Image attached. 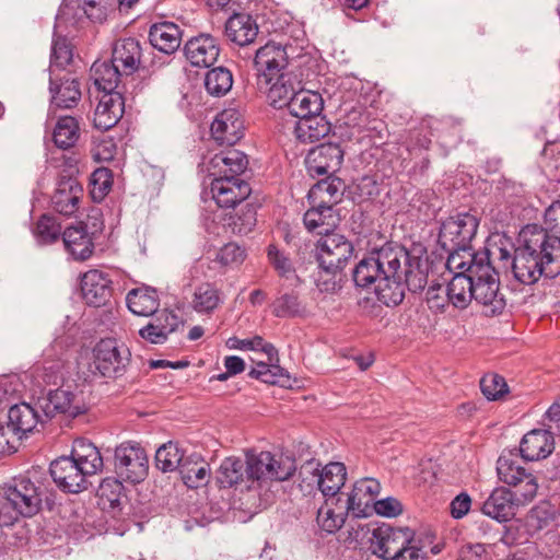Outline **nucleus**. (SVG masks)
Segmentation results:
<instances>
[{
	"instance_id": "obj_1",
	"label": "nucleus",
	"mask_w": 560,
	"mask_h": 560,
	"mask_svg": "<svg viewBox=\"0 0 560 560\" xmlns=\"http://www.w3.org/2000/svg\"><path fill=\"white\" fill-rule=\"evenodd\" d=\"M354 284L359 288L374 285L380 302L396 306L405 298L406 288L416 293L428 283V275L421 268L419 257L395 243H386L373 248L362 258L352 271Z\"/></svg>"
},
{
	"instance_id": "obj_2",
	"label": "nucleus",
	"mask_w": 560,
	"mask_h": 560,
	"mask_svg": "<svg viewBox=\"0 0 560 560\" xmlns=\"http://www.w3.org/2000/svg\"><path fill=\"white\" fill-rule=\"evenodd\" d=\"M511 267L523 284H534L541 277L556 278L560 275V236L538 224L525 225L518 233Z\"/></svg>"
},
{
	"instance_id": "obj_3",
	"label": "nucleus",
	"mask_w": 560,
	"mask_h": 560,
	"mask_svg": "<svg viewBox=\"0 0 560 560\" xmlns=\"http://www.w3.org/2000/svg\"><path fill=\"white\" fill-rule=\"evenodd\" d=\"M370 542L374 555L392 560H418L427 553V546L423 542L417 545L408 527L394 528L383 524L373 529Z\"/></svg>"
},
{
	"instance_id": "obj_4",
	"label": "nucleus",
	"mask_w": 560,
	"mask_h": 560,
	"mask_svg": "<svg viewBox=\"0 0 560 560\" xmlns=\"http://www.w3.org/2000/svg\"><path fill=\"white\" fill-rule=\"evenodd\" d=\"M247 490H254L267 481H284L296 470L295 459L289 455H273L270 452H247Z\"/></svg>"
},
{
	"instance_id": "obj_5",
	"label": "nucleus",
	"mask_w": 560,
	"mask_h": 560,
	"mask_svg": "<svg viewBox=\"0 0 560 560\" xmlns=\"http://www.w3.org/2000/svg\"><path fill=\"white\" fill-rule=\"evenodd\" d=\"M471 268L472 299L483 306L486 314H501L505 307V300L499 290V276L489 261L488 254L481 255Z\"/></svg>"
},
{
	"instance_id": "obj_6",
	"label": "nucleus",
	"mask_w": 560,
	"mask_h": 560,
	"mask_svg": "<svg viewBox=\"0 0 560 560\" xmlns=\"http://www.w3.org/2000/svg\"><path fill=\"white\" fill-rule=\"evenodd\" d=\"M1 494L19 514L31 517L40 510L46 497V487L30 475L19 476L1 488Z\"/></svg>"
},
{
	"instance_id": "obj_7",
	"label": "nucleus",
	"mask_w": 560,
	"mask_h": 560,
	"mask_svg": "<svg viewBox=\"0 0 560 560\" xmlns=\"http://www.w3.org/2000/svg\"><path fill=\"white\" fill-rule=\"evenodd\" d=\"M497 472L500 481L514 488L523 501H533L538 491L537 477L520 465L516 456L503 453L497 460Z\"/></svg>"
},
{
	"instance_id": "obj_8",
	"label": "nucleus",
	"mask_w": 560,
	"mask_h": 560,
	"mask_svg": "<svg viewBox=\"0 0 560 560\" xmlns=\"http://www.w3.org/2000/svg\"><path fill=\"white\" fill-rule=\"evenodd\" d=\"M131 353L115 339H102L93 349V365L104 377L117 378L127 372Z\"/></svg>"
},
{
	"instance_id": "obj_9",
	"label": "nucleus",
	"mask_w": 560,
	"mask_h": 560,
	"mask_svg": "<svg viewBox=\"0 0 560 560\" xmlns=\"http://www.w3.org/2000/svg\"><path fill=\"white\" fill-rule=\"evenodd\" d=\"M479 226L478 219L468 212L448 217L441 223L438 242L443 249L470 246Z\"/></svg>"
},
{
	"instance_id": "obj_10",
	"label": "nucleus",
	"mask_w": 560,
	"mask_h": 560,
	"mask_svg": "<svg viewBox=\"0 0 560 560\" xmlns=\"http://www.w3.org/2000/svg\"><path fill=\"white\" fill-rule=\"evenodd\" d=\"M148 456L138 443H121L115 450V469L125 481L138 483L148 474Z\"/></svg>"
},
{
	"instance_id": "obj_11",
	"label": "nucleus",
	"mask_w": 560,
	"mask_h": 560,
	"mask_svg": "<svg viewBox=\"0 0 560 560\" xmlns=\"http://www.w3.org/2000/svg\"><path fill=\"white\" fill-rule=\"evenodd\" d=\"M317 260L327 275L342 270L353 253V246L343 235L330 233L317 242Z\"/></svg>"
},
{
	"instance_id": "obj_12",
	"label": "nucleus",
	"mask_w": 560,
	"mask_h": 560,
	"mask_svg": "<svg viewBox=\"0 0 560 560\" xmlns=\"http://www.w3.org/2000/svg\"><path fill=\"white\" fill-rule=\"evenodd\" d=\"M253 66L256 72V84L275 80L278 74L288 71L287 50L281 44L269 42L256 50Z\"/></svg>"
},
{
	"instance_id": "obj_13",
	"label": "nucleus",
	"mask_w": 560,
	"mask_h": 560,
	"mask_svg": "<svg viewBox=\"0 0 560 560\" xmlns=\"http://www.w3.org/2000/svg\"><path fill=\"white\" fill-rule=\"evenodd\" d=\"M345 151L338 143H322L311 149L305 158L310 176H335L343 162Z\"/></svg>"
},
{
	"instance_id": "obj_14",
	"label": "nucleus",
	"mask_w": 560,
	"mask_h": 560,
	"mask_svg": "<svg viewBox=\"0 0 560 560\" xmlns=\"http://www.w3.org/2000/svg\"><path fill=\"white\" fill-rule=\"evenodd\" d=\"M529 502L521 500V495L511 489L499 487L483 502L481 511L485 515L503 523L515 516L520 505H525Z\"/></svg>"
},
{
	"instance_id": "obj_15",
	"label": "nucleus",
	"mask_w": 560,
	"mask_h": 560,
	"mask_svg": "<svg viewBox=\"0 0 560 560\" xmlns=\"http://www.w3.org/2000/svg\"><path fill=\"white\" fill-rule=\"evenodd\" d=\"M301 86L300 75L293 70L278 74L275 80H268L265 84H257L258 90L267 94L270 104L279 108L288 107Z\"/></svg>"
},
{
	"instance_id": "obj_16",
	"label": "nucleus",
	"mask_w": 560,
	"mask_h": 560,
	"mask_svg": "<svg viewBox=\"0 0 560 560\" xmlns=\"http://www.w3.org/2000/svg\"><path fill=\"white\" fill-rule=\"evenodd\" d=\"M49 471L56 485L63 491L79 493L88 488V477L71 456L55 459Z\"/></svg>"
},
{
	"instance_id": "obj_17",
	"label": "nucleus",
	"mask_w": 560,
	"mask_h": 560,
	"mask_svg": "<svg viewBox=\"0 0 560 560\" xmlns=\"http://www.w3.org/2000/svg\"><path fill=\"white\" fill-rule=\"evenodd\" d=\"M252 192L249 184L237 176L213 177L211 194L221 208H234L244 201Z\"/></svg>"
},
{
	"instance_id": "obj_18",
	"label": "nucleus",
	"mask_w": 560,
	"mask_h": 560,
	"mask_svg": "<svg viewBox=\"0 0 560 560\" xmlns=\"http://www.w3.org/2000/svg\"><path fill=\"white\" fill-rule=\"evenodd\" d=\"M36 405L47 418H52L57 413L74 418L84 412V407L77 395L63 388L50 390L46 396L38 398Z\"/></svg>"
},
{
	"instance_id": "obj_19",
	"label": "nucleus",
	"mask_w": 560,
	"mask_h": 560,
	"mask_svg": "<svg viewBox=\"0 0 560 560\" xmlns=\"http://www.w3.org/2000/svg\"><path fill=\"white\" fill-rule=\"evenodd\" d=\"M312 475V480L325 498L339 497L338 493L347 479V469L342 463L332 462L324 466L320 470L313 468L312 464L302 468Z\"/></svg>"
},
{
	"instance_id": "obj_20",
	"label": "nucleus",
	"mask_w": 560,
	"mask_h": 560,
	"mask_svg": "<svg viewBox=\"0 0 560 560\" xmlns=\"http://www.w3.org/2000/svg\"><path fill=\"white\" fill-rule=\"evenodd\" d=\"M211 133L221 144L233 145L244 135V120L236 108H225L211 124Z\"/></svg>"
},
{
	"instance_id": "obj_21",
	"label": "nucleus",
	"mask_w": 560,
	"mask_h": 560,
	"mask_svg": "<svg viewBox=\"0 0 560 560\" xmlns=\"http://www.w3.org/2000/svg\"><path fill=\"white\" fill-rule=\"evenodd\" d=\"M49 91L51 94V105L58 108L75 107L82 95L80 82L68 72L59 77L51 71Z\"/></svg>"
},
{
	"instance_id": "obj_22",
	"label": "nucleus",
	"mask_w": 560,
	"mask_h": 560,
	"mask_svg": "<svg viewBox=\"0 0 560 560\" xmlns=\"http://www.w3.org/2000/svg\"><path fill=\"white\" fill-rule=\"evenodd\" d=\"M248 166L247 155L238 150L231 149L214 154L207 164L211 177H240Z\"/></svg>"
},
{
	"instance_id": "obj_23",
	"label": "nucleus",
	"mask_w": 560,
	"mask_h": 560,
	"mask_svg": "<svg viewBox=\"0 0 560 560\" xmlns=\"http://www.w3.org/2000/svg\"><path fill=\"white\" fill-rule=\"evenodd\" d=\"M112 281L100 270H89L82 276L81 292L86 304L100 307L106 304L112 295Z\"/></svg>"
},
{
	"instance_id": "obj_24",
	"label": "nucleus",
	"mask_w": 560,
	"mask_h": 560,
	"mask_svg": "<svg viewBox=\"0 0 560 560\" xmlns=\"http://www.w3.org/2000/svg\"><path fill=\"white\" fill-rule=\"evenodd\" d=\"M184 51L192 66L208 68L218 60L220 48L213 36L201 34L190 38L186 43Z\"/></svg>"
},
{
	"instance_id": "obj_25",
	"label": "nucleus",
	"mask_w": 560,
	"mask_h": 560,
	"mask_svg": "<svg viewBox=\"0 0 560 560\" xmlns=\"http://www.w3.org/2000/svg\"><path fill=\"white\" fill-rule=\"evenodd\" d=\"M83 196V187L73 177H62L51 198L54 209L63 215H72L79 209Z\"/></svg>"
},
{
	"instance_id": "obj_26",
	"label": "nucleus",
	"mask_w": 560,
	"mask_h": 560,
	"mask_svg": "<svg viewBox=\"0 0 560 560\" xmlns=\"http://www.w3.org/2000/svg\"><path fill=\"white\" fill-rule=\"evenodd\" d=\"M381 483L374 478H362L358 480L347 495L343 499L346 506H349L350 513L357 517L365 515V510L373 504L374 499L380 493Z\"/></svg>"
},
{
	"instance_id": "obj_27",
	"label": "nucleus",
	"mask_w": 560,
	"mask_h": 560,
	"mask_svg": "<svg viewBox=\"0 0 560 560\" xmlns=\"http://www.w3.org/2000/svg\"><path fill=\"white\" fill-rule=\"evenodd\" d=\"M125 102L121 93H104L94 112V126L101 130L114 127L122 117Z\"/></svg>"
},
{
	"instance_id": "obj_28",
	"label": "nucleus",
	"mask_w": 560,
	"mask_h": 560,
	"mask_svg": "<svg viewBox=\"0 0 560 560\" xmlns=\"http://www.w3.org/2000/svg\"><path fill=\"white\" fill-rule=\"evenodd\" d=\"M553 432L534 429L526 433L520 444V453L526 460H538L547 457L553 450Z\"/></svg>"
},
{
	"instance_id": "obj_29",
	"label": "nucleus",
	"mask_w": 560,
	"mask_h": 560,
	"mask_svg": "<svg viewBox=\"0 0 560 560\" xmlns=\"http://www.w3.org/2000/svg\"><path fill=\"white\" fill-rule=\"evenodd\" d=\"M345 191V183L337 176H325L312 186L307 199L310 205L332 208L341 201Z\"/></svg>"
},
{
	"instance_id": "obj_30",
	"label": "nucleus",
	"mask_w": 560,
	"mask_h": 560,
	"mask_svg": "<svg viewBox=\"0 0 560 560\" xmlns=\"http://www.w3.org/2000/svg\"><path fill=\"white\" fill-rule=\"evenodd\" d=\"M142 58V48L136 38L118 39L113 48L112 60L118 66L125 75L136 72Z\"/></svg>"
},
{
	"instance_id": "obj_31",
	"label": "nucleus",
	"mask_w": 560,
	"mask_h": 560,
	"mask_svg": "<svg viewBox=\"0 0 560 560\" xmlns=\"http://www.w3.org/2000/svg\"><path fill=\"white\" fill-rule=\"evenodd\" d=\"M224 33L232 43L244 47L256 39L258 25L249 14L234 13L225 22Z\"/></svg>"
},
{
	"instance_id": "obj_32",
	"label": "nucleus",
	"mask_w": 560,
	"mask_h": 560,
	"mask_svg": "<svg viewBox=\"0 0 560 560\" xmlns=\"http://www.w3.org/2000/svg\"><path fill=\"white\" fill-rule=\"evenodd\" d=\"M349 513V506H346L341 497L326 498L317 511L316 521L323 530L335 533L342 527Z\"/></svg>"
},
{
	"instance_id": "obj_33",
	"label": "nucleus",
	"mask_w": 560,
	"mask_h": 560,
	"mask_svg": "<svg viewBox=\"0 0 560 560\" xmlns=\"http://www.w3.org/2000/svg\"><path fill=\"white\" fill-rule=\"evenodd\" d=\"M70 456L88 478L101 471L104 465L98 448L85 439L73 442Z\"/></svg>"
},
{
	"instance_id": "obj_34",
	"label": "nucleus",
	"mask_w": 560,
	"mask_h": 560,
	"mask_svg": "<svg viewBox=\"0 0 560 560\" xmlns=\"http://www.w3.org/2000/svg\"><path fill=\"white\" fill-rule=\"evenodd\" d=\"M178 471L184 483L192 489L206 486L210 479V466L197 452L185 455Z\"/></svg>"
},
{
	"instance_id": "obj_35",
	"label": "nucleus",
	"mask_w": 560,
	"mask_h": 560,
	"mask_svg": "<svg viewBox=\"0 0 560 560\" xmlns=\"http://www.w3.org/2000/svg\"><path fill=\"white\" fill-rule=\"evenodd\" d=\"M149 39L154 48L170 55L179 48L182 33L172 22L155 23L150 27Z\"/></svg>"
},
{
	"instance_id": "obj_36",
	"label": "nucleus",
	"mask_w": 560,
	"mask_h": 560,
	"mask_svg": "<svg viewBox=\"0 0 560 560\" xmlns=\"http://www.w3.org/2000/svg\"><path fill=\"white\" fill-rule=\"evenodd\" d=\"M330 132V124L322 114L299 118L294 122L293 133L303 143L316 142Z\"/></svg>"
},
{
	"instance_id": "obj_37",
	"label": "nucleus",
	"mask_w": 560,
	"mask_h": 560,
	"mask_svg": "<svg viewBox=\"0 0 560 560\" xmlns=\"http://www.w3.org/2000/svg\"><path fill=\"white\" fill-rule=\"evenodd\" d=\"M303 222L307 231L317 233L319 235L330 234V232L337 226L339 218L332 208L318 207L311 205L310 209L304 213Z\"/></svg>"
},
{
	"instance_id": "obj_38",
	"label": "nucleus",
	"mask_w": 560,
	"mask_h": 560,
	"mask_svg": "<svg viewBox=\"0 0 560 560\" xmlns=\"http://www.w3.org/2000/svg\"><path fill=\"white\" fill-rule=\"evenodd\" d=\"M8 419V423L21 439L33 432L42 422L38 410L26 402L12 406L9 409Z\"/></svg>"
},
{
	"instance_id": "obj_39",
	"label": "nucleus",
	"mask_w": 560,
	"mask_h": 560,
	"mask_svg": "<svg viewBox=\"0 0 560 560\" xmlns=\"http://www.w3.org/2000/svg\"><path fill=\"white\" fill-rule=\"evenodd\" d=\"M62 241L66 249L77 260H85L93 253V242L82 225L67 228Z\"/></svg>"
},
{
	"instance_id": "obj_40",
	"label": "nucleus",
	"mask_w": 560,
	"mask_h": 560,
	"mask_svg": "<svg viewBox=\"0 0 560 560\" xmlns=\"http://www.w3.org/2000/svg\"><path fill=\"white\" fill-rule=\"evenodd\" d=\"M217 481L222 488L244 485L247 489L249 481H247L246 462L234 456L226 457L217 471Z\"/></svg>"
},
{
	"instance_id": "obj_41",
	"label": "nucleus",
	"mask_w": 560,
	"mask_h": 560,
	"mask_svg": "<svg viewBox=\"0 0 560 560\" xmlns=\"http://www.w3.org/2000/svg\"><path fill=\"white\" fill-rule=\"evenodd\" d=\"M324 100L318 92L305 90L301 86L295 96L290 102L288 109L295 118H305L322 114Z\"/></svg>"
},
{
	"instance_id": "obj_42",
	"label": "nucleus",
	"mask_w": 560,
	"mask_h": 560,
	"mask_svg": "<svg viewBox=\"0 0 560 560\" xmlns=\"http://www.w3.org/2000/svg\"><path fill=\"white\" fill-rule=\"evenodd\" d=\"M122 74L121 69L113 60L95 61L91 68L94 84L104 93H119L116 89Z\"/></svg>"
},
{
	"instance_id": "obj_43",
	"label": "nucleus",
	"mask_w": 560,
	"mask_h": 560,
	"mask_svg": "<svg viewBox=\"0 0 560 560\" xmlns=\"http://www.w3.org/2000/svg\"><path fill=\"white\" fill-rule=\"evenodd\" d=\"M126 301L128 308L139 316H151L160 306L156 291L150 288L132 289L127 294Z\"/></svg>"
},
{
	"instance_id": "obj_44",
	"label": "nucleus",
	"mask_w": 560,
	"mask_h": 560,
	"mask_svg": "<svg viewBox=\"0 0 560 560\" xmlns=\"http://www.w3.org/2000/svg\"><path fill=\"white\" fill-rule=\"evenodd\" d=\"M448 253L446 259V268L450 272L471 275L472 266H475L479 257L489 252H472L471 246H455L454 249H445Z\"/></svg>"
},
{
	"instance_id": "obj_45",
	"label": "nucleus",
	"mask_w": 560,
	"mask_h": 560,
	"mask_svg": "<svg viewBox=\"0 0 560 560\" xmlns=\"http://www.w3.org/2000/svg\"><path fill=\"white\" fill-rule=\"evenodd\" d=\"M65 350V342L62 339H55L51 345L44 350V357L51 360L49 366L43 365L36 369V377L40 378L45 384H56L60 378V370L62 364L60 358Z\"/></svg>"
},
{
	"instance_id": "obj_46",
	"label": "nucleus",
	"mask_w": 560,
	"mask_h": 560,
	"mask_svg": "<svg viewBox=\"0 0 560 560\" xmlns=\"http://www.w3.org/2000/svg\"><path fill=\"white\" fill-rule=\"evenodd\" d=\"M471 275L456 273L447 282L446 288L451 299L452 307L465 310L472 300Z\"/></svg>"
},
{
	"instance_id": "obj_47",
	"label": "nucleus",
	"mask_w": 560,
	"mask_h": 560,
	"mask_svg": "<svg viewBox=\"0 0 560 560\" xmlns=\"http://www.w3.org/2000/svg\"><path fill=\"white\" fill-rule=\"evenodd\" d=\"M80 137V128L77 119L72 116L60 117L54 128L52 139L59 149L72 148Z\"/></svg>"
},
{
	"instance_id": "obj_48",
	"label": "nucleus",
	"mask_w": 560,
	"mask_h": 560,
	"mask_svg": "<svg viewBox=\"0 0 560 560\" xmlns=\"http://www.w3.org/2000/svg\"><path fill=\"white\" fill-rule=\"evenodd\" d=\"M272 314L279 318H290L303 316L306 312L305 306L300 301L295 292L283 293L279 295L271 304Z\"/></svg>"
},
{
	"instance_id": "obj_49",
	"label": "nucleus",
	"mask_w": 560,
	"mask_h": 560,
	"mask_svg": "<svg viewBox=\"0 0 560 560\" xmlns=\"http://www.w3.org/2000/svg\"><path fill=\"white\" fill-rule=\"evenodd\" d=\"M221 303V293L212 283H201L194 293L192 307L198 313H211Z\"/></svg>"
},
{
	"instance_id": "obj_50",
	"label": "nucleus",
	"mask_w": 560,
	"mask_h": 560,
	"mask_svg": "<svg viewBox=\"0 0 560 560\" xmlns=\"http://www.w3.org/2000/svg\"><path fill=\"white\" fill-rule=\"evenodd\" d=\"M185 453L176 443L168 442L156 450L155 464L164 472L179 470Z\"/></svg>"
},
{
	"instance_id": "obj_51",
	"label": "nucleus",
	"mask_w": 560,
	"mask_h": 560,
	"mask_svg": "<svg viewBox=\"0 0 560 560\" xmlns=\"http://www.w3.org/2000/svg\"><path fill=\"white\" fill-rule=\"evenodd\" d=\"M233 85V75L224 67L213 68L208 71L205 79V86L209 94L213 96L225 95Z\"/></svg>"
},
{
	"instance_id": "obj_52",
	"label": "nucleus",
	"mask_w": 560,
	"mask_h": 560,
	"mask_svg": "<svg viewBox=\"0 0 560 560\" xmlns=\"http://www.w3.org/2000/svg\"><path fill=\"white\" fill-rule=\"evenodd\" d=\"M226 346L230 349L243 350V351H259L264 353L269 360H277V349L273 345L266 342L262 337L255 336L253 338L240 339L237 337H231L226 341Z\"/></svg>"
},
{
	"instance_id": "obj_53",
	"label": "nucleus",
	"mask_w": 560,
	"mask_h": 560,
	"mask_svg": "<svg viewBox=\"0 0 560 560\" xmlns=\"http://www.w3.org/2000/svg\"><path fill=\"white\" fill-rule=\"evenodd\" d=\"M278 355L277 360L272 361L266 357V361L257 362L256 366L250 370L248 375L264 383L278 384L283 377H288L285 371L278 364Z\"/></svg>"
},
{
	"instance_id": "obj_54",
	"label": "nucleus",
	"mask_w": 560,
	"mask_h": 560,
	"mask_svg": "<svg viewBox=\"0 0 560 560\" xmlns=\"http://www.w3.org/2000/svg\"><path fill=\"white\" fill-rule=\"evenodd\" d=\"M267 256L270 265L279 277L285 280L299 281L293 262L283 250H280L276 245L271 244L267 248Z\"/></svg>"
},
{
	"instance_id": "obj_55",
	"label": "nucleus",
	"mask_w": 560,
	"mask_h": 560,
	"mask_svg": "<svg viewBox=\"0 0 560 560\" xmlns=\"http://www.w3.org/2000/svg\"><path fill=\"white\" fill-rule=\"evenodd\" d=\"M34 235L39 244H52L62 235L61 226L55 218L44 214L35 225Z\"/></svg>"
},
{
	"instance_id": "obj_56",
	"label": "nucleus",
	"mask_w": 560,
	"mask_h": 560,
	"mask_svg": "<svg viewBox=\"0 0 560 560\" xmlns=\"http://www.w3.org/2000/svg\"><path fill=\"white\" fill-rule=\"evenodd\" d=\"M425 302L429 310L434 314L446 313L452 306L446 285L442 283H432L425 293Z\"/></svg>"
},
{
	"instance_id": "obj_57",
	"label": "nucleus",
	"mask_w": 560,
	"mask_h": 560,
	"mask_svg": "<svg viewBox=\"0 0 560 560\" xmlns=\"http://www.w3.org/2000/svg\"><path fill=\"white\" fill-rule=\"evenodd\" d=\"M72 60V49L66 38L57 36L52 40L50 72L62 69Z\"/></svg>"
},
{
	"instance_id": "obj_58",
	"label": "nucleus",
	"mask_w": 560,
	"mask_h": 560,
	"mask_svg": "<svg viewBox=\"0 0 560 560\" xmlns=\"http://www.w3.org/2000/svg\"><path fill=\"white\" fill-rule=\"evenodd\" d=\"M480 388L489 400H497L508 392L504 378L498 374L485 375L480 381Z\"/></svg>"
},
{
	"instance_id": "obj_59",
	"label": "nucleus",
	"mask_w": 560,
	"mask_h": 560,
	"mask_svg": "<svg viewBox=\"0 0 560 560\" xmlns=\"http://www.w3.org/2000/svg\"><path fill=\"white\" fill-rule=\"evenodd\" d=\"M115 0H85L83 12L92 22H103L114 8Z\"/></svg>"
},
{
	"instance_id": "obj_60",
	"label": "nucleus",
	"mask_w": 560,
	"mask_h": 560,
	"mask_svg": "<svg viewBox=\"0 0 560 560\" xmlns=\"http://www.w3.org/2000/svg\"><path fill=\"white\" fill-rule=\"evenodd\" d=\"M112 172L106 167H100L92 173V195L94 198H103L112 187Z\"/></svg>"
},
{
	"instance_id": "obj_61",
	"label": "nucleus",
	"mask_w": 560,
	"mask_h": 560,
	"mask_svg": "<svg viewBox=\"0 0 560 560\" xmlns=\"http://www.w3.org/2000/svg\"><path fill=\"white\" fill-rule=\"evenodd\" d=\"M245 250L235 243H228L217 254L215 260L222 266H232L243 262Z\"/></svg>"
},
{
	"instance_id": "obj_62",
	"label": "nucleus",
	"mask_w": 560,
	"mask_h": 560,
	"mask_svg": "<svg viewBox=\"0 0 560 560\" xmlns=\"http://www.w3.org/2000/svg\"><path fill=\"white\" fill-rule=\"evenodd\" d=\"M515 247L508 237L502 235L491 245V248H485L482 252H489V257L493 255L502 261L510 262L511 259L513 260Z\"/></svg>"
},
{
	"instance_id": "obj_63",
	"label": "nucleus",
	"mask_w": 560,
	"mask_h": 560,
	"mask_svg": "<svg viewBox=\"0 0 560 560\" xmlns=\"http://www.w3.org/2000/svg\"><path fill=\"white\" fill-rule=\"evenodd\" d=\"M544 229L550 234L560 236V200L552 202L544 214Z\"/></svg>"
},
{
	"instance_id": "obj_64",
	"label": "nucleus",
	"mask_w": 560,
	"mask_h": 560,
	"mask_svg": "<svg viewBox=\"0 0 560 560\" xmlns=\"http://www.w3.org/2000/svg\"><path fill=\"white\" fill-rule=\"evenodd\" d=\"M374 510L381 516L395 517L401 514L402 505L397 499L388 497L383 500L375 501Z\"/></svg>"
}]
</instances>
